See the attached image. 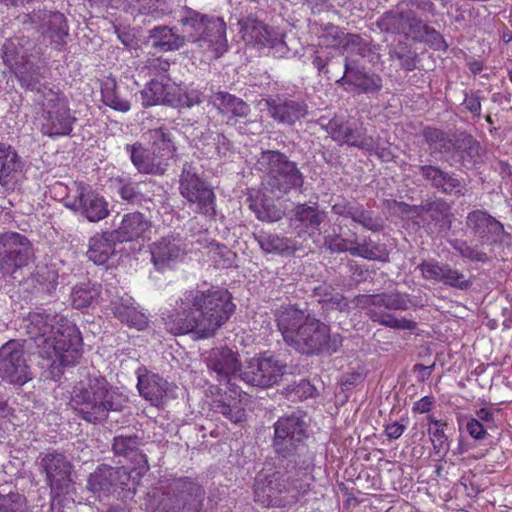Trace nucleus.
Returning <instances> with one entry per match:
<instances>
[{"label":"nucleus","instance_id":"obj_53","mask_svg":"<svg viewBox=\"0 0 512 512\" xmlns=\"http://www.w3.org/2000/svg\"><path fill=\"white\" fill-rule=\"evenodd\" d=\"M388 55L390 61H397L399 67L406 72L415 70L419 62L417 52L407 42L399 41L398 44L391 46Z\"/></svg>","mask_w":512,"mask_h":512},{"label":"nucleus","instance_id":"obj_4","mask_svg":"<svg viewBox=\"0 0 512 512\" xmlns=\"http://www.w3.org/2000/svg\"><path fill=\"white\" fill-rule=\"evenodd\" d=\"M309 426L307 414L303 410L283 415L273 424L272 448L275 454L282 461L295 462L300 467V475L312 471L314 467V454L305 444Z\"/></svg>","mask_w":512,"mask_h":512},{"label":"nucleus","instance_id":"obj_28","mask_svg":"<svg viewBox=\"0 0 512 512\" xmlns=\"http://www.w3.org/2000/svg\"><path fill=\"white\" fill-rule=\"evenodd\" d=\"M227 26L223 18L213 16L206 23L200 34H197L193 45L203 52L212 54L214 58H220L228 50V40L226 36Z\"/></svg>","mask_w":512,"mask_h":512},{"label":"nucleus","instance_id":"obj_41","mask_svg":"<svg viewBox=\"0 0 512 512\" xmlns=\"http://www.w3.org/2000/svg\"><path fill=\"white\" fill-rule=\"evenodd\" d=\"M134 304L135 300L127 294L110 301L111 310L116 318L131 327L142 330L147 326V317Z\"/></svg>","mask_w":512,"mask_h":512},{"label":"nucleus","instance_id":"obj_3","mask_svg":"<svg viewBox=\"0 0 512 512\" xmlns=\"http://www.w3.org/2000/svg\"><path fill=\"white\" fill-rule=\"evenodd\" d=\"M126 402L104 376L93 374L73 387L69 405L80 418L95 424L106 421L110 411H121Z\"/></svg>","mask_w":512,"mask_h":512},{"label":"nucleus","instance_id":"obj_47","mask_svg":"<svg viewBox=\"0 0 512 512\" xmlns=\"http://www.w3.org/2000/svg\"><path fill=\"white\" fill-rule=\"evenodd\" d=\"M232 142L220 132L209 131L203 134L198 142V148L208 158H223L232 151Z\"/></svg>","mask_w":512,"mask_h":512},{"label":"nucleus","instance_id":"obj_45","mask_svg":"<svg viewBox=\"0 0 512 512\" xmlns=\"http://www.w3.org/2000/svg\"><path fill=\"white\" fill-rule=\"evenodd\" d=\"M137 388L142 397L158 406L166 395L168 382L160 375L146 371L139 374Z\"/></svg>","mask_w":512,"mask_h":512},{"label":"nucleus","instance_id":"obj_21","mask_svg":"<svg viewBox=\"0 0 512 512\" xmlns=\"http://www.w3.org/2000/svg\"><path fill=\"white\" fill-rule=\"evenodd\" d=\"M0 376L3 380L24 385L32 379L23 344L9 340L0 348Z\"/></svg>","mask_w":512,"mask_h":512},{"label":"nucleus","instance_id":"obj_62","mask_svg":"<svg viewBox=\"0 0 512 512\" xmlns=\"http://www.w3.org/2000/svg\"><path fill=\"white\" fill-rule=\"evenodd\" d=\"M171 13L168 0H139L135 15L164 17Z\"/></svg>","mask_w":512,"mask_h":512},{"label":"nucleus","instance_id":"obj_7","mask_svg":"<svg viewBox=\"0 0 512 512\" xmlns=\"http://www.w3.org/2000/svg\"><path fill=\"white\" fill-rule=\"evenodd\" d=\"M254 168L262 173L263 188L277 198L303 191L305 176L298 163L280 150H262Z\"/></svg>","mask_w":512,"mask_h":512},{"label":"nucleus","instance_id":"obj_11","mask_svg":"<svg viewBox=\"0 0 512 512\" xmlns=\"http://www.w3.org/2000/svg\"><path fill=\"white\" fill-rule=\"evenodd\" d=\"M36 465L50 489L51 511L61 512L62 497L70 492L73 485V464L63 452L47 450L38 455Z\"/></svg>","mask_w":512,"mask_h":512},{"label":"nucleus","instance_id":"obj_64","mask_svg":"<svg viewBox=\"0 0 512 512\" xmlns=\"http://www.w3.org/2000/svg\"><path fill=\"white\" fill-rule=\"evenodd\" d=\"M37 282L46 287L48 293L55 291L58 285L59 273L56 264L50 263L38 267L35 273Z\"/></svg>","mask_w":512,"mask_h":512},{"label":"nucleus","instance_id":"obj_27","mask_svg":"<svg viewBox=\"0 0 512 512\" xmlns=\"http://www.w3.org/2000/svg\"><path fill=\"white\" fill-rule=\"evenodd\" d=\"M268 115L278 125L292 127L308 114V106L303 100L277 95L265 99Z\"/></svg>","mask_w":512,"mask_h":512},{"label":"nucleus","instance_id":"obj_63","mask_svg":"<svg viewBox=\"0 0 512 512\" xmlns=\"http://www.w3.org/2000/svg\"><path fill=\"white\" fill-rule=\"evenodd\" d=\"M451 246L463 258H466L472 262L487 263L490 260L487 253L480 250L477 246H470L467 241L455 239L451 241Z\"/></svg>","mask_w":512,"mask_h":512},{"label":"nucleus","instance_id":"obj_31","mask_svg":"<svg viewBox=\"0 0 512 512\" xmlns=\"http://www.w3.org/2000/svg\"><path fill=\"white\" fill-rule=\"evenodd\" d=\"M211 406L215 413L223 415L232 423H242L247 418L244 398L241 391L236 388L218 392Z\"/></svg>","mask_w":512,"mask_h":512},{"label":"nucleus","instance_id":"obj_6","mask_svg":"<svg viewBox=\"0 0 512 512\" xmlns=\"http://www.w3.org/2000/svg\"><path fill=\"white\" fill-rule=\"evenodd\" d=\"M300 467L295 462L280 460L277 470L272 474L259 473L254 483V500L263 507H279L283 504L284 494H291L297 499L308 492L311 472L299 473Z\"/></svg>","mask_w":512,"mask_h":512},{"label":"nucleus","instance_id":"obj_34","mask_svg":"<svg viewBox=\"0 0 512 512\" xmlns=\"http://www.w3.org/2000/svg\"><path fill=\"white\" fill-rule=\"evenodd\" d=\"M253 238L265 254L290 257L299 249L294 239L264 228H256L253 232Z\"/></svg>","mask_w":512,"mask_h":512},{"label":"nucleus","instance_id":"obj_49","mask_svg":"<svg viewBox=\"0 0 512 512\" xmlns=\"http://www.w3.org/2000/svg\"><path fill=\"white\" fill-rule=\"evenodd\" d=\"M55 317L45 312H31L28 316V333L35 341L42 340L43 343H48V337L52 335L55 330L53 325Z\"/></svg>","mask_w":512,"mask_h":512},{"label":"nucleus","instance_id":"obj_57","mask_svg":"<svg viewBox=\"0 0 512 512\" xmlns=\"http://www.w3.org/2000/svg\"><path fill=\"white\" fill-rule=\"evenodd\" d=\"M429 421L435 426L434 429H428L434 454L440 458H444L450 449L449 440L444 431V427L447 426V424L433 417H429Z\"/></svg>","mask_w":512,"mask_h":512},{"label":"nucleus","instance_id":"obj_39","mask_svg":"<svg viewBox=\"0 0 512 512\" xmlns=\"http://www.w3.org/2000/svg\"><path fill=\"white\" fill-rule=\"evenodd\" d=\"M184 255V249L179 241L170 237H163L153 244L151 249L152 262L159 271L173 267Z\"/></svg>","mask_w":512,"mask_h":512},{"label":"nucleus","instance_id":"obj_22","mask_svg":"<svg viewBox=\"0 0 512 512\" xmlns=\"http://www.w3.org/2000/svg\"><path fill=\"white\" fill-rule=\"evenodd\" d=\"M418 174L431 189L442 195L459 198L467 193L465 180L452 171L442 169L439 165H420Z\"/></svg>","mask_w":512,"mask_h":512},{"label":"nucleus","instance_id":"obj_38","mask_svg":"<svg viewBox=\"0 0 512 512\" xmlns=\"http://www.w3.org/2000/svg\"><path fill=\"white\" fill-rule=\"evenodd\" d=\"M210 102L221 115H228V123L231 124H235L239 119H245L251 112L249 104L227 91L214 93Z\"/></svg>","mask_w":512,"mask_h":512},{"label":"nucleus","instance_id":"obj_30","mask_svg":"<svg viewBox=\"0 0 512 512\" xmlns=\"http://www.w3.org/2000/svg\"><path fill=\"white\" fill-rule=\"evenodd\" d=\"M451 148L453 159L465 169H471L480 163L485 154L480 142L465 131L454 136Z\"/></svg>","mask_w":512,"mask_h":512},{"label":"nucleus","instance_id":"obj_56","mask_svg":"<svg viewBox=\"0 0 512 512\" xmlns=\"http://www.w3.org/2000/svg\"><path fill=\"white\" fill-rule=\"evenodd\" d=\"M351 219L363 228L374 233L382 231L385 226V222L381 216L375 214L372 210L365 209L360 203L355 205Z\"/></svg>","mask_w":512,"mask_h":512},{"label":"nucleus","instance_id":"obj_48","mask_svg":"<svg viewBox=\"0 0 512 512\" xmlns=\"http://www.w3.org/2000/svg\"><path fill=\"white\" fill-rule=\"evenodd\" d=\"M167 83L152 79L142 90V100L145 107L164 104L172 107L175 92Z\"/></svg>","mask_w":512,"mask_h":512},{"label":"nucleus","instance_id":"obj_16","mask_svg":"<svg viewBox=\"0 0 512 512\" xmlns=\"http://www.w3.org/2000/svg\"><path fill=\"white\" fill-rule=\"evenodd\" d=\"M64 205L91 223H97L110 214L105 197L82 182L76 183L75 195L67 197Z\"/></svg>","mask_w":512,"mask_h":512},{"label":"nucleus","instance_id":"obj_55","mask_svg":"<svg viewBox=\"0 0 512 512\" xmlns=\"http://www.w3.org/2000/svg\"><path fill=\"white\" fill-rule=\"evenodd\" d=\"M422 137L429 146L431 155L449 152L453 142L448 133L433 126H426L422 130Z\"/></svg>","mask_w":512,"mask_h":512},{"label":"nucleus","instance_id":"obj_26","mask_svg":"<svg viewBox=\"0 0 512 512\" xmlns=\"http://www.w3.org/2000/svg\"><path fill=\"white\" fill-rule=\"evenodd\" d=\"M126 152L136 170L141 174L164 175L171 161L162 153H158L153 147H145L141 142L127 144Z\"/></svg>","mask_w":512,"mask_h":512},{"label":"nucleus","instance_id":"obj_61","mask_svg":"<svg viewBox=\"0 0 512 512\" xmlns=\"http://www.w3.org/2000/svg\"><path fill=\"white\" fill-rule=\"evenodd\" d=\"M341 50L342 54L347 52L348 56L353 57V54H355L362 58L367 57L372 52L371 44L361 35L354 33L346 34Z\"/></svg>","mask_w":512,"mask_h":512},{"label":"nucleus","instance_id":"obj_10","mask_svg":"<svg viewBox=\"0 0 512 512\" xmlns=\"http://www.w3.org/2000/svg\"><path fill=\"white\" fill-rule=\"evenodd\" d=\"M3 60L14 74L21 88L35 95V101L55 91L46 81V69L38 65L20 43L10 41L4 45Z\"/></svg>","mask_w":512,"mask_h":512},{"label":"nucleus","instance_id":"obj_46","mask_svg":"<svg viewBox=\"0 0 512 512\" xmlns=\"http://www.w3.org/2000/svg\"><path fill=\"white\" fill-rule=\"evenodd\" d=\"M144 135L147 137L148 143L153 149L158 153H162L168 160H173L177 151L173 128L162 124L159 127L149 129Z\"/></svg>","mask_w":512,"mask_h":512},{"label":"nucleus","instance_id":"obj_40","mask_svg":"<svg viewBox=\"0 0 512 512\" xmlns=\"http://www.w3.org/2000/svg\"><path fill=\"white\" fill-rule=\"evenodd\" d=\"M120 243L111 230L96 233L90 237L86 255L96 265H105L115 255L116 245Z\"/></svg>","mask_w":512,"mask_h":512},{"label":"nucleus","instance_id":"obj_17","mask_svg":"<svg viewBox=\"0 0 512 512\" xmlns=\"http://www.w3.org/2000/svg\"><path fill=\"white\" fill-rule=\"evenodd\" d=\"M53 348L62 367L74 366L82 355V337L78 327L65 320L48 337V343Z\"/></svg>","mask_w":512,"mask_h":512},{"label":"nucleus","instance_id":"obj_54","mask_svg":"<svg viewBox=\"0 0 512 512\" xmlns=\"http://www.w3.org/2000/svg\"><path fill=\"white\" fill-rule=\"evenodd\" d=\"M351 246L350 254L353 256L362 257L367 260L388 262L389 253L384 244L373 242L370 238L364 239L362 243Z\"/></svg>","mask_w":512,"mask_h":512},{"label":"nucleus","instance_id":"obj_43","mask_svg":"<svg viewBox=\"0 0 512 512\" xmlns=\"http://www.w3.org/2000/svg\"><path fill=\"white\" fill-rule=\"evenodd\" d=\"M214 15L201 13L191 7L184 6L179 11L178 24L181 27V35L185 44H193L198 37L197 34L201 33L206 23Z\"/></svg>","mask_w":512,"mask_h":512},{"label":"nucleus","instance_id":"obj_42","mask_svg":"<svg viewBox=\"0 0 512 512\" xmlns=\"http://www.w3.org/2000/svg\"><path fill=\"white\" fill-rule=\"evenodd\" d=\"M176 26L158 25L148 31L147 43L162 52L177 51L186 44Z\"/></svg>","mask_w":512,"mask_h":512},{"label":"nucleus","instance_id":"obj_32","mask_svg":"<svg viewBox=\"0 0 512 512\" xmlns=\"http://www.w3.org/2000/svg\"><path fill=\"white\" fill-rule=\"evenodd\" d=\"M242 39L247 43L263 47H274L281 42L280 34L252 15L238 20Z\"/></svg>","mask_w":512,"mask_h":512},{"label":"nucleus","instance_id":"obj_8","mask_svg":"<svg viewBox=\"0 0 512 512\" xmlns=\"http://www.w3.org/2000/svg\"><path fill=\"white\" fill-rule=\"evenodd\" d=\"M376 26L381 32L403 36L405 40L415 43H424L436 51H447L448 43L444 36L426 21L407 12L400 1L395 9H391L380 16Z\"/></svg>","mask_w":512,"mask_h":512},{"label":"nucleus","instance_id":"obj_18","mask_svg":"<svg viewBox=\"0 0 512 512\" xmlns=\"http://www.w3.org/2000/svg\"><path fill=\"white\" fill-rule=\"evenodd\" d=\"M131 472L124 466L112 467L101 464L91 473L87 480V489L100 500L119 491H131Z\"/></svg>","mask_w":512,"mask_h":512},{"label":"nucleus","instance_id":"obj_44","mask_svg":"<svg viewBox=\"0 0 512 512\" xmlns=\"http://www.w3.org/2000/svg\"><path fill=\"white\" fill-rule=\"evenodd\" d=\"M25 163L16 149L0 141V185L7 187L24 169Z\"/></svg>","mask_w":512,"mask_h":512},{"label":"nucleus","instance_id":"obj_25","mask_svg":"<svg viewBox=\"0 0 512 512\" xmlns=\"http://www.w3.org/2000/svg\"><path fill=\"white\" fill-rule=\"evenodd\" d=\"M466 227L481 244L501 243L505 234L503 224L485 210H473L466 216Z\"/></svg>","mask_w":512,"mask_h":512},{"label":"nucleus","instance_id":"obj_9","mask_svg":"<svg viewBox=\"0 0 512 512\" xmlns=\"http://www.w3.org/2000/svg\"><path fill=\"white\" fill-rule=\"evenodd\" d=\"M355 305L366 310L370 320L385 327L399 330H414L417 323L406 318H396L390 311H406L410 307L409 295L399 291L379 294H359L354 297Z\"/></svg>","mask_w":512,"mask_h":512},{"label":"nucleus","instance_id":"obj_37","mask_svg":"<svg viewBox=\"0 0 512 512\" xmlns=\"http://www.w3.org/2000/svg\"><path fill=\"white\" fill-rule=\"evenodd\" d=\"M421 215H426L427 226L438 233H447L452 227L453 213L450 204L443 198L428 200L421 205Z\"/></svg>","mask_w":512,"mask_h":512},{"label":"nucleus","instance_id":"obj_13","mask_svg":"<svg viewBox=\"0 0 512 512\" xmlns=\"http://www.w3.org/2000/svg\"><path fill=\"white\" fill-rule=\"evenodd\" d=\"M42 105L41 132L50 138L68 136L77 121L69 107L66 96L59 91L47 92V96L38 101Z\"/></svg>","mask_w":512,"mask_h":512},{"label":"nucleus","instance_id":"obj_59","mask_svg":"<svg viewBox=\"0 0 512 512\" xmlns=\"http://www.w3.org/2000/svg\"><path fill=\"white\" fill-rule=\"evenodd\" d=\"M400 5L406 8L407 12H412L416 17L429 24V18L437 16L436 5L432 0H399Z\"/></svg>","mask_w":512,"mask_h":512},{"label":"nucleus","instance_id":"obj_1","mask_svg":"<svg viewBox=\"0 0 512 512\" xmlns=\"http://www.w3.org/2000/svg\"><path fill=\"white\" fill-rule=\"evenodd\" d=\"M231 293L224 288L186 290L173 308L162 313L166 331L173 335L193 334L196 339L215 336L235 311Z\"/></svg>","mask_w":512,"mask_h":512},{"label":"nucleus","instance_id":"obj_60","mask_svg":"<svg viewBox=\"0 0 512 512\" xmlns=\"http://www.w3.org/2000/svg\"><path fill=\"white\" fill-rule=\"evenodd\" d=\"M0 512H29L26 498L18 491H0Z\"/></svg>","mask_w":512,"mask_h":512},{"label":"nucleus","instance_id":"obj_29","mask_svg":"<svg viewBox=\"0 0 512 512\" xmlns=\"http://www.w3.org/2000/svg\"><path fill=\"white\" fill-rule=\"evenodd\" d=\"M326 219L327 212L320 210L317 204L310 206L306 203H300L292 210L289 227L299 237H313L320 233V227Z\"/></svg>","mask_w":512,"mask_h":512},{"label":"nucleus","instance_id":"obj_35","mask_svg":"<svg viewBox=\"0 0 512 512\" xmlns=\"http://www.w3.org/2000/svg\"><path fill=\"white\" fill-rule=\"evenodd\" d=\"M117 193L120 198L130 205L144 206L151 210L155 206L153 202L152 181H132L123 178L117 179Z\"/></svg>","mask_w":512,"mask_h":512},{"label":"nucleus","instance_id":"obj_2","mask_svg":"<svg viewBox=\"0 0 512 512\" xmlns=\"http://www.w3.org/2000/svg\"><path fill=\"white\" fill-rule=\"evenodd\" d=\"M274 317L283 341L302 355H331L342 347V336L332 334L330 325L295 305L280 306Z\"/></svg>","mask_w":512,"mask_h":512},{"label":"nucleus","instance_id":"obj_52","mask_svg":"<svg viewBox=\"0 0 512 512\" xmlns=\"http://www.w3.org/2000/svg\"><path fill=\"white\" fill-rule=\"evenodd\" d=\"M101 286L95 283L76 285L71 292V302L76 309H86L98 302Z\"/></svg>","mask_w":512,"mask_h":512},{"label":"nucleus","instance_id":"obj_5","mask_svg":"<svg viewBox=\"0 0 512 512\" xmlns=\"http://www.w3.org/2000/svg\"><path fill=\"white\" fill-rule=\"evenodd\" d=\"M206 491L197 479L182 476L161 481L147 494V512H201Z\"/></svg>","mask_w":512,"mask_h":512},{"label":"nucleus","instance_id":"obj_58","mask_svg":"<svg viewBox=\"0 0 512 512\" xmlns=\"http://www.w3.org/2000/svg\"><path fill=\"white\" fill-rule=\"evenodd\" d=\"M316 392V388L310 381L301 379L285 386L281 390V395L291 402H297L314 397Z\"/></svg>","mask_w":512,"mask_h":512},{"label":"nucleus","instance_id":"obj_50","mask_svg":"<svg viewBox=\"0 0 512 512\" xmlns=\"http://www.w3.org/2000/svg\"><path fill=\"white\" fill-rule=\"evenodd\" d=\"M102 102L120 112H128L131 108L130 101L126 99L117 85L116 79L107 77L101 84Z\"/></svg>","mask_w":512,"mask_h":512},{"label":"nucleus","instance_id":"obj_19","mask_svg":"<svg viewBox=\"0 0 512 512\" xmlns=\"http://www.w3.org/2000/svg\"><path fill=\"white\" fill-rule=\"evenodd\" d=\"M336 84L352 87L359 94L378 95L383 89V79L372 69L366 67L359 59L346 56L344 72Z\"/></svg>","mask_w":512,"mask_h":512},{"label":"nucleus","instance_id":"obj_33","mask_svg":"<svg viewBox=\"0 0 512 512\" xmlns=\"http://www.w3.org/2000/svg\"><path fill=\"white\" fill-rule=\"evenodd\" d=\"M207 367L215 372L219 380H227L240 371L239 354L227 346L214 347L205 357Z\"/></svg>","mask_w":512,"mask_h":512},{"label":"nucleus","instance_id":"obj_14","mask_svg":"<svg viewBox=\"0 0 512 512\" xmlns=\"http://www.w3.org/2000/svg\"><path fill=\"white\" fill-rule=\"evenodd\" d=\"M34 259L33 244L27 236L14 231L0 233V274L3 277L16 279L15 275Z\"/></svg>","mask_w":512,"mask_h":512},{"label":"nucleus","instance_id":"obj_23","mask_svg":"<svg viewBox=\"0 0 512 512\" xmlns=\"http://www.w3.org/2000/svg\"><path fill=\"white\" fill-rule=\"evenodd\" d=\"M29 17L31 22L37 25L41 34L50 40L54 48L60 50L67 44L69 27L63 13L38 9L29 14Z\"/></svg>","mask_w":512,"mask_h":512},{"label":"nucleus","instance_id":"obj_24","mask_svg":"<svg viewBox=\"0 0 512 512\" xmlns=\"http://www.w3.org/2000/svg\"><path fill=\"white\" fill-rule=\"evenodd\" d=\"M143 444L141 437L136 434L132 435H117L113 438L112 451L117 457H122L125 462L131 465V474L140 478L145 475L149 469L148 458L145 453L140 449Z\"/></svg>","mask_w":512,"mask_h":512},{"label":"nucleus","instance_id":"obj_20","mask_svg":"<svg viewBox=\"0 0 512 512\" xmlns=\"http://www.w3.org/2000/svg\"><path fill=\"white\" fill-rule=\"evenodd\" d=\"M331 138L343 145L373 151L376 147L374 138L367 134V129L359 121H348L343 116H334L322 124Z\"/></svg>","mask_w":512,"mask_h":512},{"label":"nucleus","instance_id":"obj_51","mask_svg":"<svg viewBox=\"0 0 512 512\" xmlns=\"http://www.w3.org/2000/svg\"><path fill=\"white\" fill-rule=\"evenodd\" d=\"M249 207L255 213L256 218L263 222H277L285 216L284 210L266 195L253 200Z\"/></svg>","mask_w":512,"mask_h":512},{"label":"nucleus","instance_id":"obj_12","mask_svg":"<svg viewBox=\"0 0 512 512\" xmlns=\"http://www.w3.org/2000/svg\"><path fill=\"white\" fill-rule=\"evenodd\" d=\"M180 195L194 211L210 219L216 217V195L211 185L200 175L199 168L192 162H185L179 176Z\"/></svg>","mask_w":512,"mask_h":512},{"label":"nucleus","instance_id":"obj_15","mask_svg":"<svg viewBox=\"0 0 512 512\" xmlns=\"http://www.w3.org/2000/svg\"><path fill=\"white\" fill-rule=\"evenodd\" d=\"M287 368V364L278 356L260 353L247 361L240 378L250 386L266 389L277 385L286 374Z\"/></svg>","mask_w":512,"mask_h":512},{"label":"nucleus","instance_id":"obj_36","mask_svg":"<svg viewBox=\"0 0 512 512\" xmlns=\"http://www.w3.org/2000/svg\"><path fill=\"white\" fill-rule=\"evenodd\" d=\"M152 223L143 213L139 211L124 214L120 225L111 230L112 234L120 243L135 241L142 238L150 231Z\"/></svg>","mask_w":512,"mask_h":512}]
</instances>
